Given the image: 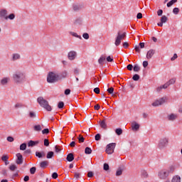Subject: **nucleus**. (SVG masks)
<instances>
[{"mask_svg": "<svg viewBox=\"0 0 182 182\" xmlns=\"http://www.w3.org/2000/svg\"><path fill=\"white\" fill-rule=\"evenodd\" d=\"M94 92L96 93V95H99L100 93V89L99 87L94 88Z\"/></svg>", "mask_w": 182, "mask_h": 182, "instance_id": "obj_55", "label": "nucleus"}, {"mask_svg": "<svg viewBox=\"0 0 182 182\" xmlns=\"http://www.w3.org/2000/svg\"><path fill=\"white\" fill-rule=\"evenodd\" d=\"M113 56L112 55H109L107 57V62H113Z\"/></svg>", "mask_w": 182, "mask_h": 182, "instance_id": "obj_52", "label": "nucleus"}, {"mask_svg": "<svg viewBox=\"0 0 182 182\" xmlns=\"http://www.w3.org/2000/svg\"><path fill=\"white\" fill-rule=\"evenodd\" d=\"M167 144H168V139L167 138H162L159 140L158 147L159 149H164L167 147Z\"/></svg>", "mask_w": 182, "mask_h": 182, "instance_id": "obj_8", "label": "nucleus"}, {"mask_svg": "<svg viewBox=\"0 0 182 182\" xmlns=\"http://www.w3.org/2000/svg\"><path fill=\"white\" fill-rule=\"evenodd\" d=\"M38 144H39V141L30 140L28 142V147H35V146H38Z\"/></svg>", "mask_w": 182, "mask_h": 182, "instance_id": "obj_16", "label": "nucleus"}, {"mask_svg": "<svg viewBox=\"0 0 182 182\" xmlns=\"http://www.w3.org/2000/svg\"><path fill=\"white\" fill-rule=\"evenodd\" d=\"M127 69L128 70H130V71L133 70V65L129 64V65L127 66Z\"/></svg>", "mask_w": 182, "mask_h": 182, "instance_id": "obj_60", "label": "nucleus"}, {"mask_svg": "<svg viewBox=\"0 0 182 182\" xmlns=\"http://www.w3.org/2000/svg\"><path fill=\"white\" fill-rule=\"evenodd\" d=\"M78 140H79L80 143H84L85 142V137L80 135V136L78 137Z\"/></svg>", "mask_w": 182, "mask_h": 182, "instance_id": "obj_54", "label": "nucleus"}, {"mask_svg": "<svg viewBox=\"0 0 182 182\" xmlns=\"http://www.w3.org/2000/svg\"><path fill=\"white\" fill-rule=\"evenodd\" d=\"M115 147H116V143H110L107 144L105 150L106 153L107 154H113V153H114Z\"/></svg>", "mask_w": 182, "mask_h": 182, "instance_id": "obj_6", "label": "nucleus"}, {"mask_svg": "<svg viewBox=\"0 0 182 182\" xmlns=\"http://www.w3.org/2000/svg\"><path fill=\"white\" fill-rule=\"evenodd\" d=\"M16 168V165H11L9 166V170H11V171H15V169Z\"/></svg>", "mask_w": 182, "mask_h": 182, "instance_id": "obj_53", "label": "nucleus"}, {"mask_svg": "<svg viewBox=\"0 0 182 182\" xmlns=\"http://www.w3.org/2000/svg\"><path fill=\"white\" fill-rule=\"evenodd\" d=\"M15 14H10L9 16H7L6 19H10V21H14V19H15Z\"/></svg>", "mask_w": 182, "mask_h": 182, "instance_id": "obj_34", "label": "nucleus"}, {"mask_svg": "<svg viewBox=\"0 0 182 182\" xmlns=\"http://www.w3.org/2000/svg\"><path fill=\"white\" fill-rule=\"evenodd\" d=\"M139 129H140V124H139V123L136 122L132 123V130H133L134 132H137Z\"/></svg>", "mask_w": 182, "mask_h": 182, "instance_id": "obj_14", "label": "nucleus"}, {"mask_svg": "<svg viewBox=\"0 0 182 182\" xmlns=\"http://www.w3.org/2000/svg\"><path fill=\"white\" fill-rule=\"evenodd\" d=\"M95 139L96 141H99V140H100V139H102V135H100V134H97L95 136Z\"/></svg>", "mask_w": 182, "mask_h": 182, "instance_id": "obj_46", "label": "nucleus"}, {"mask_svg": "<svg viewBox=\"0 0 182 182\" xmlns=\"http://www.w3.org/2000/svg\"><path fill=\"white\" fill-rule=\"evenodd\" d=\"M41 168H46L48 167V162L46 161H41L40 163Z\"/></svg>", "mask_w": 182, "mask_h": 182, "instance_id": "obj_24", "label": "nucleus"}, {"mask_svg": "<svg viewBox=\"0 0 182 182\" xmlns=\"http://www.w3.org/2000/svg\"><path fill=\"white\" fill-rule=\"evenodd\" d=\"M85 154H92V149L89 146H87L85 149Z\"/></svg>", "mask_w": 182, "mask_h": 182, "instance_id": "obj_35", "label": "nucleus"}, {"mask_svg": "<svg viewBox=\"0 0 182 182\" xmlns=\"http://www.w3.org/2000/svg\"><path fill=\"white\" fill-rule=\"evenodd\" d=\"M55 156V152L50 151L47 153L46 159H52Z\"/></svg>", "mask_w": 182, "mask_h": 182, "instance_id": "obj_28", "label": "nucleus"}, {"mask_svg": "<svg viewBox=\"0 0 182 182\" xmlns=\"http://www.w3.org/2000/svg\"><path fill=\"white\" fill-rule=\"evenodd\" d=\"M82 21L83 20L82 19V18L79 17L75 20L74 23L75 25H82Z\"/></svg>", "mask_w": 182, "mask_h": 182, "instance_id": "obj_23", "label": "nucleus"}, {"mask_svg": "<svg viewBox=\"0 0 182 182\" xmlns=\"http://www.w3.org/2000/svg\"><path fill=\"white\" fill-rule=\"evenodd\" d=\"M166 83H168V85H174L176 83V78H172L171 80H169L168 82H166Z\"/></svg>", "mask_w": 182, "mask_h": 182, "instance_id": "obj_36", "label": "nucleus"}, {"mask_svg": "<svg viewBox=\"0 0 182 182\" xmlns=\"http://www.w3.org/2000/svg\"><path fill=\"white\" fill-rule=\"evenodd\" d=\"M161 22H163L164 23H166V22H167V16H163L161 18Z\"/></svg>", "mask_w": 182, "mask_h": 182, "instance_id": "obj_50", "label": "nucleus"}, {"mask_svg": "<svg viewBox=\"0 0 182 182\" xmlns=\"http://www.w3.org/2000/svg\"><path fill=\"white\" fill-rule=\"evenodd\" d=\"M134 50H135L136 52H137L138 53H140V46H134Z\"/></svg>", "mask_w": 182, "mask_h": 182, "instance_id": "obj_58", "label": "nucleus"}, {"mask_svg": "<svg viewBox=\"0 0 182 182\" xmlns=\"http://www.w3.org/2000/svg\"><path fill=\"white\" fill-rule=\"evenodd\" d=\"M177 2V0H171L169 2L167 3L166 6L168 8H170L171 6H173L174 4Z\"/></svg>", "mask_w": 182, "mask_h": 182, "instance_id": "obj_29", "label": "nucleus"}, {"mask_svg": "<svg viewBox=\"0 0 182 182\" xmlns=\"http://www.w3.org/2000/svg\"><path fill=\"white\" fill-rule=\"evenodd\" d=\"M34 131L35 132H41L42 131V127L41 124L35 125L33 127Z\"/></svg>", "mask_w": 182, "mask_h": 182, "instance_id": "obj_31", "label": "nucleus"}, {"mask_svg": "<svg viewBox=\"0 0 182 182\" xmlns=\"http://www.w3.org/2000/svg\"><path fill=\"white\" fill-rule=\"evenodd\" d=\"M60 80V76L56 72H49L47 75L48 83H56Z\"/></svg>", "mask_w": 182, "mask_h": 182, "instance_id": "obj_2", "label": "nucleus"}, {"mask_svg": "<svg viewBox=\"0 0 182 182\" xmlns=\"http://www.w3.org/2000/svg\"><path fill=\"white\" fill-rule=\"evenodd\" d=\"M82 38H84V39H86V40L89 39V33H84L82 34Z\"/></svg>", "mask_w": 182, "mask_h": 182, "instance_id": "obj_56", "label": "nucleus"}, {"mask_svg": "<svg viewBox=\"0 0 182 182\" xmlns=\"http://www.w3.org/2000/svg\"><path fill=\"white\" fill-rule=\"evenodd\" d=\"M66 160L68 161L70 163L73 161V160H75V156L73 155V154L70 153L67 155V158Z\"/></svg>", "mask_w": 182, "mask_h": 182, "instance_id": "obj_18", "label": "nucleus"}, {"mask_svg": "<svg viewBox=\"0 0 182 182\" xmlns=\"http://www.w3.org/2000/svg\"><path fill=\"white\" fill-rule=\"evenodd\" d=\"M140 79V75L139 74H135L132 77V80H134L135 82H137Z\"/></svg>", "mask_w": 182, "mask_h": 182, "instance_id": "obj_38", "label": "nucleus"}, {"mask_svg": "<svg viewBox=\"0 0 182 182\" xmlns=\"http://www.w3.org/2000/svg\"><path fill=\"white\" fill-rule=\"evenodd\" d=\"M109 168V164L105 163L103 166V170H105V171H108Z\"/></svg>", "mask_w": 182, "mask_h": 182, "instance_id": "obj_42", "label": "nucleus"}, {"mask_svg": "<svg viewBox=\"0 0 182 182\" xmlns=\"http://www.w3.org/2000/svg\"><path fill=\"white\" fill-rule=\"evenodd\" d=\"M76 51H70L68 54V58L69 60H75V59L76 58Z\"/></svg>", "mask_w": 182, "mask_h": 182, "instance_id": "obj_12", "label": "nucleus"}, {"mask_svg": "<svg viewBox=\"0 0 182 182\" xmlns=\"http://www.w3.org/2000/svg\"><path fill=\"white\" fill-rule=\"evenodd\" d=\"M166 102H167V97H164L159 100H156L151 105L154 107H157V106H161V105H164V103H166Z\"/></svg>", "mask_w": 182, "mask_h": 182, "instance_id": "obj_7", "label": "nucleus"}, {"mask_svg": "<svg viewBox=\"0 0 182 182\" xmlns=\"http://www.w3.org/2000/svg\"><path fill=\"white\" fill-rule=\"evenodd\" d=\"M115 133L117 136H121V134H123V129H122V128H117L115 129Z\"/></svg>", "mask_w": 182, "mask_h": 182, "instance_id": "obj_32", "label": "nucleus"}, {"mask_svg": "<svg viewBox=\"0 0 182 182\" xmlns=\"http://www.w3.org/2000/svg\"><path fill=\"white\" fill-rule=\"evenodd\" d=\"M30 173L31 174H34L35 173H36V167L33 166L30 168Z\"/></svg>", "mask_w": 182, "mask_h": 182, "instance_id": "obj_45", "label": "nucleus"}, {"mask_svg": "<svg viewBox=\"0 0 182 182\" xmlns=\"http://www.w3.org/2000/svg\"><path fill=\"white\" fill-rule=\"evenodd\" d=\"M168 176H170V173H168L167 169H162L158 173V177L161 180H166Z\"/></svg>", "mask_w": 182, "mask_h": 182, "instance_id": "obj_5", "label": "nucleus"}, {"mask_svg": "<svg viewBox=\"0 0 182 182\" xmlns=\"http://www.w3.org/2000/svg\"><path fill=\"white\" fill-rule=\"evenodd\" d=\"M141 176L142 178H147V177H149V173H147L146 171L142 170L141 171Z\"/></svg>", "mask_w": 182, "mask_h": 182, "instance_id": "obj_22", "label": "nucleus"}, {"mask_svg": "<svg viewBox=\"0 0 182 182\" xmlns=\"http://www.w3.org/2000/svg\"><path fill=\"white\" fill-rule=\"evenodd\" d=\"M58 74H59L60 80L61 79H65L68 76V71L64 70V71H62L60 73H58Z\"/></svg>", "mask_w": 182, "mask_h": 182, "instance_id": "obj_20", "label": "nucleus"}, {"mask_svg": "<svg viewBox=\"0 0 182 182\" xmlns=\"http://www.w3.org/2000/svg\"><path fill=\"white\" fill-rule=\"evenodd\" d=\"M9 156L8 155H3L1 156V160L2 161H6L7 160H9Z\"/></svg>", "mask_w": 182, "mask_h": 182, "instance_id": "obj_48", "label": "nucleus"}, {"mask_svg": "<svg viewBox=\"0 0 182 182\" xmlns=\"http://www.w3.org/2000/svg\"><path fill=\"white\" fill-rule=\"evenodd\" d=\"M100 125L102 129H106V127H107V125L106 124V121L105 120L100 121Z\"/></svg>", "mask_w": 182, "mask_h": 182, "instance_id": "obj_33", "label": "nucleus"}, {"mask_svg": "<svg viewBox=\"0 0 182 182\" xmlns=\"http://www.w3.org/2000/svg\"><path fill=\"white\" fill-rule=\"evenodd\" d=\"M64 94L65 95V96L70 95V89H66L64 92Z\"/></svg>", "mask_w": 182, "mask_h": 182, "instance_id": "obj_62", "label": "nucleus"}, {"mask_svg": "<svg viewBox=\"0 0 182 182\" xmlns=\"http://www.w3.org/2000/svg\"><path fill=\"white\" fill-rule=\"evenodd\" d=\"M14 107H15V109H21V107H22V104L17 103L15 105Z\"/></svg>", "mask_w": 182, "mask_h": 182, "instance_id": "obj_61", "label": "nucleus"}, {"mask_svg": "<svg viewBox=\"0 0 182 182\" xmlns=\"http://www.w3.org/2000/svg\"><path fill=\"white\" fill-rule=\"evenodd\" d=\"M64 107H65V102H58V109H63Z\"/></svg>", "mask_w": 182, "mask_h": 182, "instance_id": "obj_43", "label": "nucleus"}, {"mask_svg": "<svg viewBox=\"0 0 182 182\" xmlns=\"http://www.w3.org/2000/svg\"><path fill=\"white\" fill-rule=\"evenodd\" d=\"M171 182H181V178L178 176H173Z\"/></svg>", "mask_w": 182, "mask_h": 182, "instance_id": "obj_27", "label": "nucleus"}, {"mask_svg": "<svg viewBox=\"0 0 182 182\" xmlns=\"http://www.w3.org/2000/svg\"><path fill=\"white\" fill-rule=\"evenodd\" d=\"M168 119L173 122V120H176L177 119V115L174 114H171L168 115Z\"/></svg>", "mask_w": 182, "mask_h": 182, "instance_id": "obj_21", "label": "nucleus"}, {"mask_svg": "<svg viewBox=\"0 0 182 182\" xmlns=\"http://www.w3.org/2000/svg\"><path fill=\"white\" fill-rule=\"evenodd\" d=\"M168 171L169 174H171V173H173V171H174V166H171L169 167L168 169H166Z\"/></svg>", "mask_w": 182, "mask_h": 182, "instance_id": "obj_49", "label": "nucleus"}, {"mask_svg": "<svg viewBox=\"0 0 182 182\" xmlns=\"http://www.w3.org/2000/svg\"><path fill=\"white\" fill-rule=\"evenodd\" d=\"M11 81V78L9 77H4L0 80V85L1 86H5L8 85V82Z\"/></svg>", "mask_w": 182, "mask_h": 182, "instance_id": "obj_11", "label": "nucleus"}, {"mask_svg": "<svg viewBox=\"0 0 182 182\" xmlns=\"http://www.w3.org/2000/svg\"><path fill=\"white\" fill-rule=\"evenodd\" d=\"M51 177L54 180H56V178H58V173H56V172L53 173Z\"/></svg>", "mask_w": 182, "mask_h": 182, "instance_id": "obj_57", "label": "nucleus"}, {"mask_svg": "<svg viewBox=\"0 0 182 182\" xmlns=\"http://www.w3.org/2000/svg\"><path fill=\"white\" fill-rule=\"evenodd\" d=\"M178 12H180V9L177 8V7H175L173 9V14L174 15H178Z\"/></svg>", "mask_w": 182, "mask_h": 182, "instance_id": "obj_40", "label": "nucleus"}, {"mask_svg": "<svg viewBox=\"0 0 182 182\" xmlns=\"http://www.w3.org/2000/svg\"><path fill=\"white\" fill-rule=\"evenodd\" d=\"M17 159L16 161V164H22L23 163V159L22 154L21 153L16 154Z\"/></svg>", "mask_w": 182, "mask_h": 182, "instance_id": "obj_13", "label": "nucleus"}, {"mask_svg": "<svg viewBox=\"0 0 182 182\" xmlns=\"http://www.w3.org/2000/svg\"><path fill=\"white\" fill-rule=\"evenodd\" d=\"M20 150H22L23 151L26 150V143H23L20 145Z\"/></svg>", "mask_w": 182, "mask_h": 182, "instance_id": "obj_39", "label": "nucleus"}, {"mask_svg": "<svg viewBox=\"0 0 182 182\" xmlns=\"http://www.w3.org/2000/svg\"><path fill=\"white\" fill-rule=\"evenodd\" d=\"M36 156L38 159H42L45 157V152L43 151H36Z\"/></svg>", "mask_w": 182, "mask_h": 182, "instance_id": "obj_19", "label": "nucleus"}, {"mask_svg": "<svg viewBox=\"0 0 182 182\" xmlns=\"http://www.w3.org/2000/svg\"><path fill=\"white\" fill-rule=\"evenodd\" d=\"M170 86L167 82L165 83L164 85H161V87H162V89H167V87Z\"/></svg>", "mask_w": 182, "mask_h": 182, "instance_id": "obj_64", "label": "nucleus"}, {"mask_svg": "<svg viewBox=\"0 0 182 182\" xmlns=\"http://www.w3.org/2000/svg\"><path fill=\"white\" fill-rule=\"evenodd\" d=\"M13 81L17 85H22L26 82V74L23 71L17 70L13 74Z\"/></svg>", "mask_w": 182, "mask_h": 182, "instance_id": "obj_1", "label": "nucleus"}, {"mask_svg": "<svg viewBox=\"0 0 182 182\" xmlns=\"http://www.w3.org/2000/svg\"><path fill=\"white\" fill-rule=\"evenodd\" d=\"M83 8H85V5H83V4H75L73 5V9L75 12L80 11V9H83Z\"/></svg>", "mask_w": 182, "mask_h": 182, "instance_id": "obj_9", "label": "nucleus"}, {"mask_svg": "<svg viewBox=\"0 0 182 182\" xmlns=\"http://www.w3.org/2000/svg\"><path fill=\"white\" fill-rule=\"evenodd\" d=\"M107 91L108 92V93H109V95H113V92H114V88L111 87L108 88L107 90Z\"/></svg>", "mask_w": 182, "mask_h": 182, "instance_id": "obj_47", "label": "nucleus"}, {"mask_svg": "<svg viewBox=\"0 0 182 182\" xmlns=\"http://www.w3.org/2000/svg\"><path fill=\"white\" fill-rule=\"evenodd\" d=\"M18 59H21V55H19L18 53L13 54L12 60L15 61L18 60Z\"/></svg>", "mask_w": 182, "mask_h": 182, "instance_id": "obj_25", "label": "nucleus"}, {"mask_svg": "<svg viewBox=\"0 0 182 182\" xmlns=\"http://www.w3.org/2000/svg\"><path fill=\"white\" fill-rule=\"evenodd\" d=\"M43 143H44V146H45L46 147H49V144H50V143H49V139H44Z\"/></svg>", "mask_w": 182, "mask_h": 182, "instance_id": "obj_44", "label": "nucleus"}, {"mask_svg": "<svg viewBox=\"0 0 182 182\" xmlns=\"http://www.w3.org/2000/svg\"><path fill=\"white\" fill-rule=\"evenodd\" d=\"M29 117H31V119H35L36 117V113H35L33 112H30Z\"/></svg>", "mask_w": 182, "mask_h": 182, "instance_id": "obj_41", "label": "nucleus"}, {"mask_svg": "<svg viewBox=\"0 0 182 182\" xmlns=\"http://www.w3.org/2000/svg\"><path fill=\"white\" fill-rule=\"evenodd\" d=\"M106 60V57L102 55L100 57V58L98 59V63L100 65H103L104 62Z\"/></svg>", "mask_w": 182, "mask_h": 182, "instance_id": "obj_26", "label": "nucleus"}, {"mask_svg": "<svg viewBox=\"0 0 182 182\" xmlns=\"http://www.w3.org/2000/svg\"><path fill=\"white\" fill-rule=\"evenodd\" d=\"M8 16V11L5 9H2L0 10V18L1 19H6V17Z\"/></svg>", "mask_w": 182, "mask_h": 182, "instance_id": "obj_10", "label": "nucleus"}, {"mask_svg": "<svg viewBox=\"0 0 182 182\" xmlns=\"http://www.w3.org/2000/svg\"><path fill=\"white\" fill-rule=\"evenodd\" d=\"M14 139L12 136H8L7 137V141H9L10 143H12L14 141Z\"/></svg>", "mask_w": 182, "mask_h": 182, "instance_id": "obj_63", "label": "nucleus"}, {"mask_svg": "<svg viewBox=\"0 0 182 182\" xmlns=\"http://www.w3.org/2000/svg\"><path fill=\"white\" fill-rule=\"evenodd\" d=\"M123 170H124L123 166L119 167L116 171L115 176H117V177L122 176V174H123Z\"/></svg>", "mask_w": 182, "mask_h": 182, "instance_id": "obj_17", "label": "nucleus"}, {"mask_svg": "<svg viewBox=\"0 0 182 182\" xmlns=\"http://www.w3.org/2000/svg\"><path fill=\"white\" fill-rule=\"evenodd\" d=\"M178 58V55H177V53H174L173 57L171 58V60L173 62V60H176Z\"/></svg>", "mask_w": 182, "mask_h": 182, "instance_id": "obj_59", "label": "nucleus"}, {"mask_svg": "<svg viewBox=\"0 0 182 182\" xmlns=\"http://www.w3.org/2000/svg\"><path fill=\"white\" fill-rule=\"evenodd\" d=\"M70 35H71L72 36H74V38H77L78 39H82V36H79L78 34H77V33L73 32V31H70Z\"/></svg>", "mask_w": 182, "mask_h": 182, "instance_id": "obj_30", "label": "nucleus"}, {"mask_svg": "<svg viewBox=\"0 0 182 182\" xmlns=\"http://www.w3.org/2000/svg\"><path fill=\"white\" fill-rule=\"evenodd\" d=\"M133 70H134V72H139L140 66H139V65H137V64L134 65L133 67Z\"/></svg>", "mask_w": 182, "mask_h": 182, "instance_id": "obj_37", "label": "nucleus"}, {"mask_svg": "<svg viewBox=\"0 0 182 182\" xmlns=\"http://www.w3.org/2000/svg\"><path fill=\"white\" fill-rule=\"evenodd\" d=\"M156 53V50L151 49L146 53V59H151L153 55Z\"/></svg>", "mask_w": 182, "mask_h": 182, "instance_id": "obj_15", "label": "nucleus"}, {"mask_svg": "<svg viewBox=\"0 0 182 182\" xmlns=\"http://www.w3.org/2000/svg\"><path fill=\"white\" fill-rule=\"evenodd\" d=\"M42 134H49V129L48 128L43 129Z\"/></svg>", "mask_w": 182, "mask_h": 182, "instance_id": "obj_51", "label": "nucleus"}, {"mask_svg": "<svg viewBox=\"0 0 182 182\" xmlns=\"http://www.w3.org/2000/svg\"><path fill=\"white\" fill-rule=\"evenodd\" d=\"M37 103H38L41 107L47 110V112H52V107L49 105V102L48 100H45L43 97H38L37 98Z\"/></svg>", "mask_w": 182, "mask_h": 182, "instance_id": "obj_3", "label": "nucleus"}, {"mask_svg": "<svg viewBox=\"0 0 182 182\" xmlns=\"http://www.w3.org/2000/svg\"><path fill=\"white\" fill-rule=\"evenodd\" d=\"M126 32L120 33V31L117 32V36L115 38L114 45L115 46H119L120 43H122V41L126 38Z\"/></svg>", "mask_w": 182, "mask_h": 182, "instance_id": "obj_4", "label": "nucleus"}]
</instances>
